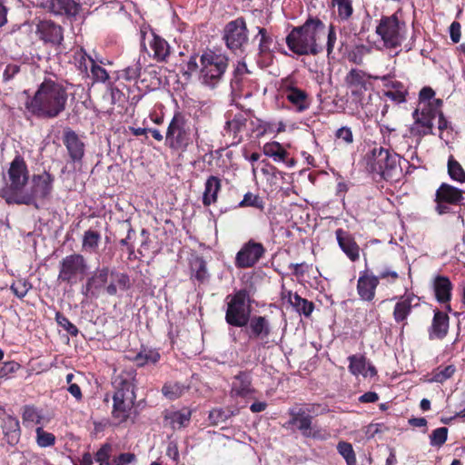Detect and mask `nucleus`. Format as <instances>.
<instances>
[{
  "mask_svg": "<svg viewBox=\"0 0 465 465\" xmlns=\"http://www.w3.org/2000/svg\"><path fill=\"white\" fill-rule=\"evenodd\" d=\"M263 153L272 158L274 162L287 163L289 158L288 151L279 142H268L262 146Z\"/></svg>",
  "mask_w": 465,
  "mask_h": 465,
  "instance_id": "c9c22d12",
  "label": "nucleus"
},
{
  "mask_svg": "<svg viewBox=\"0 0 465 465\" xmlns=\"http://www.w3.org/2000/svg\"><path fill=\"white\" fill-rule=\"evenodd\" d=\"M288 414L290 419L283 425L284 428L295 427L305 438H321V430H313L312 429V415L306 414V411L297 410L296 408L289 409Z\"/></svg>",
  "mask_w": 465,
  "mask_h": 465,
  "instance_id": "f3484780",
  "label": "nucleus"
},
{
  "mask_svg": "<svg viewBox=\"0 0 465 465\" xmlns=\"http://www.w3.org/2000/svg\"><path fill=\"white\" fill-rule=\"evenodd\" d=\"M406 24L400 21L397 14L381 16L376 27V34L381 38L386 48L393 49L401 46L404 39Z\"/></svg>",
  "mask_w": 465,
  "mask_h": 465,
  "instance_id": "9b49d317",
  "label": "nucleus"
},
{
  "mask_svg": "<svg viewBox=\"0 0 465 465\" xmlns=\"http://www.w3.org/2000/svg\"><path fill=\"white\" fill-rule=\"evenodd\" d=\"M324 32V23L318 17L310 16L302 25L292 28L285 42L289 50L297 55H316L323 51L318 40Z\"/></svg>",
  "mask_w": 465,
  "mask_h": 465,
  "instance_id": "7ed1b4c3",
  "label": "nucleus"
},
{
  "mask_svg": "<svg viewBox=\"0 0 465 465\" xmlns=\"http://www.w3.org/2000/svg\"><path fill=\"white\" fill-rule=\"evenodd\" d=\"M247 64L244 61H239L233 71V78L232 79V83L239 84L244 74H249Z\"/></svg>",
  "mask_w": 465,
  "mask_h": 465,
  "instance_id": "052dcab7",
  "label": "nucleus"
},
{
  "mask_svg": "<svg viewBox=\"0 0 465 465\" xmlns=\"http://www.w3.org/2000/svg\"><path fill=\"white\" fill-rule=\"evenodd\" d=\"M430 286L435 300L440 304H445L447 312H451L450 303L452 298L453 284L450 278L438 274L432 278Z\"/></svg>",
  "mask_w": 465,
  "mask_h": 465,
  "instance_id": "aec40b11",
  "label": "nucleus"
},
{
  "mask_svg": "<svg viewBox=\"0 0 465 465\" xmlns=\"http://www.w3.org/2000/svg\"><path fill=\"white\" fill-rule=\"evenodd\" d=\"M231 416L228 411L223 409H213L209 413L210 422L213 425L224 422Z\"/></svg>",
  "mask_w": 465,
  "mask_h": 465,
  "instance_id": "13d9d810",
  "label": "nucleus"
},
{
  "mask_svg": "<svg viewBox=\"0 0 465 465\" xmlns=\"http://www.w3.org/2000/svg\"><path fill=\"white\" fill-rule=\"evenodd\" d=\"M337 450L344 458L347 465H356V455L351 443L340 441L337 445Z\"/></svg>",
  "mask_w": 465,
  "mask_h": 465,
  "instance_id": "09e8293b",
  "label": "nucleus"
},
{
  "mask_svg": "<svg viewBox=\"0 0 465 465\" xmlns=\"http://www.w3.org/2000/svg\"><path fill=\"white\" fill-rule=\"evenodd\" d=\"M435 95L434 90L430 86L421 88L419 93V103L420 104H425L430 103Z\"/></svg>",
  "mask_w": 465,
  "mask_h": 465,
  "instance_id": "338daca9",
  "label": "nucleus"
},
{
  "mask_svg": "<svg viewBox=\"0 0 465 465\" xmlns=\"http://www.w3.org/2000/svg\"><path fill=\"white\" fill-rule=\"evenodd\" d=\"M379 284L376 275L372 271L369 269L361 271L356 285L359 299L362 302H372L376 297Z\"/></svg>",
  "mask_w": 465,
  "mask_h": 465,
  "instance_id": "6ab92c4d",
  "label": "nucleus"
},
{
  "mask_svg": "<svg viewBox=\"0 0 465 465\" xmlns=\"http://www.w3.org/2000/svg\"><path fill=\"white\" fill-rule=\"evenodd\" d=\"M225 322L228 325L243 328L252 317V302L250 292L243 288L226 296Z\"/></svg>",
  "mask_w": 465,
  "mask_h": 465,
  "instance_id": "39448f33",
  "label": "nucleus"
},
{
  "mask_svg": "<svg viewBox=\"0 0 465 465\" xmlns=\"http://www.w3.org/2000/svg\"><path fill=\"white\" fill-rule=\"evenodd\" d=\"M371 76L360 69L352 68L345 76V84L351 95L364 106L363 94L372 88Z\"/></svg>",
  "mask_w": 465,
  "mask_h": 465,
  "instance_id": "dca6fc26",
  "label": "nucleus"
},
{
  "mask_svg": "<svg viewBox=\"0 0 465 465\" xmlns=\"http://www.w3.org/2000/svg\"><path fill=\"white\" fill-rule=\"evenodd\" d=\"M243 328L249 341L261 348L271 349L277 344L278 329L267 315H252Z\"/></svg>",
  "mask_w": 465,
  "mask_h": 465,
  "instance_id": "1a4fd4ad",
  "label": "nucleus"
},
{
  "mask_svg": "<svg viewBox=\"0 0 465 465\" xmlns=\"http://www.w3.org/2000/svg\"><path fill=\"white\" fill-rule=\"evenodd\" d=\"M261 163L262 164V167L261 168V172L268 179L269 178L276 179L278 174H282V173L274 165L270 163L267 160H262L261 162Z\"/></svg>",
  "mask_w": 465,
  "mask_h": 465,
  "instance_id": "e2e57ef3",
  "label": "nucleus"
},
{
  "mask_svg": "<svg viewBox=\"0 0 465 465\" xmlns=\"http://www.w3.org/2000/svg\"><path fill=\"white\" fill-rule=\"evenodd\" d=\"M289 302L299 314L303 315L306 318L311 317L315 308L312 302L302 298L297 292L289 293Z\"/></svg>",
  "mask_w": 465,
  "mask_h": 465,
  "instance_id": "e433bc0d",
  "label": "nucleus"
},
{
  "mask_svg": "<svg viewBox=\"0 0 465 465\" xmlns=\"http://www.w3.org/2000/svg\"><path fill=\"white\" fill-rule=\"evenodd\" d=\"M195 136L198 137V129L190 118L183 112H174L165 133V145L183 153L193 144Z\"/></svg>",
  "mask_w": 465,
  "mask_h": 465,
  "instance_id": "20e7f679",
  "label": "nucleus"
},
{
  "mask_svg": "<svg viewBox=\"0 0 465 465\" xmlns=\"http://www.w3.org/2000/svg\"><path fill=\"white\" fill-rule=\"evenodd\" d=\"M400 156L382 146H375L368 156L371 172L380 174L384 180H392L399 169Z\"/></svg>",
  "mask_w": 465,
  "mask_h": 465,
  "instance_id": "9d476101",
  "label": "nucleus"
},
{
  "mask_svg": "<svg viewBox=\"0 0 465 465\" xmlns=\"http://www.w3.org/2000/svg\"><path fill=\"white\" fill-rule=\"evenodd\" d=\"M36 35L45 42L60 45L64 39L63 28L50 20L40 21L36 25Z\"/></svg>",
  "mask_w": 465,
  "mask_h": 465,
  "instance_id": "a878e982",
  "label": "nucleus"
},
{
  "mask_svg": "<svg viewBox=\"0 0 465 465\" xmlns=\"http://www.w3.org/2000/svg\"><path fill=\"white\" fill-rule=\"evenodd\" d=\"M223 40L232 53H242L249 42V29L245 18L239 16L228 22L223 28Z\"/></svg>",
  "mask_w": 465,
  "mask_h": 465,
  "instance_id": "f8f14e48",
  "label": "nucleus"
},
{
  "mask_svg": "<svg viewBox=\"0 0 465 465\" xmlns=\"http://www.w3.org/2000/svg\"><path fill=\"white\" fill-rule=\"evenodd\" d=\"M31 196L34 199H45L53 190L54 177L47 172L42 174L34 175Z\"/></svg>",
  "mask_w": 465,
  "mask_h": 465,
  "instance_id": "cd10ccee",
  "label": "nucleus"
},
{
  "mask_svg": "<svg viewBox=\"0 0 465 465\" xmlns=\"http://www.w3.org/2000/svg\"><path fill=\"white\" fill-rule=\"evenodd\" d=\"M56 2L59 11L67 16H75L80 11V5L74 0H56Z\"/></svg>",
  "mask_w": 465,
  "mask_h": 465,
  "instance_id": "3c124183",
  "label": "nucleus"
},
{
  "mask_svg": "<svg viewBox=\"0 0 465 465\" xmlns=\"http://www.w3.org/2000/svg\"><path fill=\"white\" fill-rule=\"evenodd\" d=\"M188 390L189 386H186L182 382L169 381L163 384L161 391L166 399L174 401L182 397Z\"/></svg>",
  "mask_w": 465,
  "mask_h": 465,
  "instance_id": "a19ab883",
  "label": "nucleus"
},
{
  "mask_svg": "<svg viewBox=\"0 0 465 465\" xmlns=\"http://www.w3.org/2000/svg\"><path fill=\"white\" fill-rule=\"evenodd\" d=\"M258 35H260L259 42V54H267L271 53V45L272 44V37L263 27H258Z\"/></svg>",
  "mask_w": 465,
  "mask_h": 465,
  "instance_id": "603ef678",
  "label": "nucleus"
},
{
  "mask_svg": "<svg viewBox=\"0 0 465 465\" xmlns=\"http://www.w3.org/2000/svg\"><path fill=\"white\" fill-rule=\"evenodd\" d=\"M55 321L57 324L65 330L71 336H77L79 332L78 328L74 323H72L70 320L62 312H56Z\"/></svg>",
  "mask_w": 465,
  "mask_h": 465,
  "instance_id": "5fc2aeb1",
  "label": "nucleus"
},
{
  "mask_svg": "<svg viewBox=\"0 0 465 465\" xmlns=\"http://www.w3.org/2000/svg\"><path fill=\"white\" fill-rule=\"evenodd\" d=\"M100 241L101 234L99 232L91 229L85 231L82 242L83 250L89 252H95L99 246Z\"/></svg>",
  "mask_w": 465,
  "mask_h": 465,
  "instance_id": "79ce46f5",
  "label": "nucleus"
},
{
  "mask_svg": "<svg viewBox=\"0 0 465 465\" xmlns=\"http://www.w3.org/2000/svg\"><path fill=\"white\" fill-rule=\"evenodd\" d=\"M336 240L339 247L351 261L356 262L360 259V246L356 242L354 237L342 228L335 231Z\"/></svg>",
  "mask_w": 465,
  "mask_h": 465,
  "instance_id": "393cba45",
  "label": "nucleus"
},
{
  "mask_svg": "<svg viewBox=\"0 0 465 465\" xmlns=\"http://www.w3.org/2000/svg\"><path fill=\"white\" fill-rule=\"evenodd\" d=\"M200 75L203 84L215 87L223 77L229 64L226 54L205 50L200 56Z\"/></svg>",
  "mask_w": 465,
  "mask_h": 465,
  "instance_id": "6e6552de",
  "label": "nucleus"
},
{
  "mask_svg": "<svg viewBox=\"0 0 465 465\" xmlns=\"http://www.w3.org/2000/svg\"><path fill=\"white\" fill-rule=\"evenodd\" d=\"M63 143L66 149L67 163L81 166L85 155V143L73 129L66 127L63 131Z\"/></svg>",
  "mask_w": 465,
  "mask_h": 465,
  "instance_id": "2eb2a0df",
  "label": "nucleus"
},
{
  "mask_svg": "<svg viewBox=\"0 0 465 465\" xmlns=\"http://www.w3.org/2000/svg\"><path fill=\"white\" fill-rule=\"evenodd\" d=\"M190 280L198 285L204 284L210 280L207 262L203 256L193 254L188 259Z\"/></svg>",
  "mask_w": 465,
  "mask_h": 465,
  "instance_id": "b1692460",
  "label": "nucleus"
},
{
  "mask_svg": "<svg viewBox=\"0 0 465 465\" xmlns=\"http://www.w3.org/2000/svg\"><path fill=\"white\" fill-rule=\"evenodd\" d=\"M448 432L447 427L435 429L430 435V444L433 447L440 448L447 441Z\"/></svg>",
  "mask_w": 465,
  "mask_h": 465,
  "instance_id": "864d4df0",
  "label": "nucleus"
},
{
  "mask_svg": "<svg viewBox=\"0 0 465 465\" xmlns=\"http://www.w3.org/2000/svg\"><path fill=\"white\" fill-rule=\"evenodd\" d=\"M246 126L247 117L242 113H237L232 119L226 121L224 130L228 134L232 135V144H238L243 140L242 133L245 131Z\"/></svg>",
  "mask_w": 465,
  "mask_h": 465,
  "instance_id": "c756f323",
  "label": "nucleus"
},
{
  "mask_svg": "<svg viewBox=\"0 0 465 465\" xmlns=\"http://www.w3.org/2000/svg\"><path fill=\"white\" fill-rule=\"evenodd\" d=\"M457 368L454 364L440 365L433 369L430 372V377L428 379L429 382L444 383L450 380L456 373Z\"/></svg>",
  "mask_w": 465,
  "mask_h": 465,
  "instance_id": "58836bf2",
  "label": "nucleus"
},
{
  "mask_svg": "<svg viewBox=\"0 0 465 465\" xmlns=\"http://www.w3.org/2000/svg\"><path fill=\"white\" fill-rule=\"evenodd\" d=\"M350 361L349 371L354 376H359L360 374L364 377L367 375L366 373V358L363 355H351L348 357Z\"/></svg>",
  "mask_w": 465,
  "mask_h": 465,
  "instance_id": "c03bdc74",
  "label": "nucleus"
},
{
  "mask_svg": "<svg viewBox=\"0 0 465 465\" xmlns=\"http://www.w3.org/2000/svg\"><path fill=\"white\" fill-rule=\"evenodd\" d=\"M384 87L388 90L384 91L383 94L396 104H402L406 102L408 95V89L404 84L398 80H392L389 75L383 76Z\"/></svg>",
  "mask_w": 465,
  "mask_h": 465,
  "instance_id": "c85d7f7f",
  "label": "nucleus"
},
{
  "mask_svg": "<svg viewBox=\"0 0 465 465\" xmlns=\"http://www.w3.org/2000/svg\"><path fill=\"white\" fill-rule=\"evenodd\" d=\"M378 282L384 281L387 284H394L400 278L399 273L391 267H384L376 275Z\"/></svg>",
  "mask_w": 465,
  "mask_h": 465,
  "instance_id": "6e6d98bb",
  "label": "nucleus"
},
{
  "mask_svg": "<svg viewBox=\"0 0 465 465\" xmlns=\"http://www.w3.org/2000/svg\"><path fill=\"white\" fill-rule=\"evenodd\" d=\"M113 445L104 443L95 452L94 460L99 465H130L135 464L137 461V457L133 452H122L111 459Z\"/></svg>",
  "mask_w": 465,
  "mask_h": 465,
  "instance_id": "a211bd4d",
  "label": "nucleus"
},
{
  "mask_svg": "<svg viewBox=\"0 0 465 465\" xmlns=\"http://www.w3.org/2000/svg\"><path fill=\"white\" fill-rule=\"evenodd\" d=\"M222 189V181L219 177L211 175L204 183V192L203 193V204L210 206L218 200V193Z\"/></svg>",
  "mask_w": 465,
  "mask_h": 465,
  "instance_id": "473e14b6",
  "label": "nucleus"
},
{
  "mask_svg": "<svg viewBox=\"0 0 465 465\" xmlns=\"http://www.w3.org/2000/svg\"><path fill=\"white\" fill-rule=\"evenodd\" d=\"M461 25L459 22L453 21L450 24V36L453 43L457 44L460 40L461 36V31H460Z\"/></svg>",
  "mask_w": 465,
  "mask_h": 465,
  "instance_id": "774afa93",
  "label": "nucleus"
},
{
  "mask_svg": "<svg viewBox=\"0 0 465 465\" xmlns=\"http://www.w3.org/2000/svg\"><path fill=\"white\" fill-rule=\"evenodd\" d=\"M192 410L187 407L165 415V420L170 421L173 430H180L188 426L192 418Z\"/></svg>",
  "mask_w": 465,
  "mask_h": 465,
  "instance_id": "72a5a7b5",
  "label": "nucleus"
},
{
  "mask_svg": "<svg viewBox=\"0 0 465 465\" xmlns=\"http://www.w3.org/2000/svg\"><path fill=\"white\" fill-rule=\"evenodd\" d=\"M281 90L285 94V95L293 90L297 89V81L292 75H288L285 78L281 80Z\"/></svg>",
  "mask_w": 465,
  "mask_h": 465,
  "instance_id": "0e129e2a",
  "label": "nucleus"
},
{
  "mask_svg": "<svg viewBox=\"0 0 465 465\" xmlns=\"http://www.w3.org/2000/svg\"><path fill=\"white\" fill-rule=\"evenodd\" d=\"M331 5L337 9V18L348 22L352 18L354 8L352 0H331Z\"/></svg>",
  "mask_w": 465,
  "mask_h": 465,
  "instance_id": "ea45409f",
  "label": "nucleus"
},
{
  "mask_svg": "<svg viewBox=\"0 0 465 465\" xmlns=\"http://www.w3.org/2000/svg\"><path fill=\"white\" fill-rule=\"evenodd\" d=\"M141 64L138 62L127 66L121 72V76L127 81H134L139 78L141 74Z\"/></svg>",
  "mask_w": 465,
  "mask_h": 465,
  "instance_id": "4d7b16f0",
  "label": "nucleus"
},
{
  "mask_svg": "<svg viewBox=\"0 0 465 465\" xmlns=\"http://www.w3.org/2000/svg\"><path fill=\"white\" fill-rule=\"evenodd\" d=\"M265 203L263 199L258 194H254L251 192L246 193L243 195V199L238 203V207H253L260 211H263Z\"/></svg>",
  "mask_w": 465,
  "mask_h": 465,
  "instance_id": "49530a36",
  "label": "nucleus"
},
{
  "mask_svg": "<svg viewBox=\"0 0 465 465\" xmlns=\"http://www.w3.org/2000/svg\"><path fill=\"white\" fill-rule=\"evenodd\" d=\"M448 174L450 179L460 183H465V171L461 164L450 155L448 159Z\"/></svg>",
  "mask_w": 465,
  "mask_h": 465,
  "instance_id": "37998d69",
  "label": "nucleus"
},
{
  "mask_svg": "<svg viewBox=\"0 0 465 465\" xmlns=\"http://www.w3.org/2000/svg\"><path fill=\"white\" fill-rule=\"evenodd\" d=\"M66 88L52 79H45L31 97V114L41 119H54L66 107Z\"/></svg>",
  "mask_w": 465,
  "mask_h": 465,
  "instance_id": "f03ea898",
  "label": "nucleus"
},
{
  "mask_svg": "<svg viewBox=\"0 0 465 465\" xmlns=\"http://www.w3.org/2000/svg\"><path fill=\"white\" fill-rule=\"evenodd\" d=\"M87 270V262L82 254H69L59 263L58 280L70 285L75 284L85 276Z\"/></svg>",
  "mask_w": 465,
  "mask_h": 465,
  "instance_id": "ddd939ff",
  "label": "nucleus"
},
{
  "mask_svg": "<svg viewBox=\"0 0 465 465\" xmlns=\"http://www.w3.org/2000/svg\"><path fill=\"white\" fill-rule=\"evenodd\" d=\"M256 390L249 371H240L233 377L230 395L232 398L252 399Z\"/></svg>",
  "mask_w": 465,
  "mask_h": 465,
  "instance_id": "412c9836",
  "label": "nucleus"
},
{
  "mask_svg": "<svg viewBox=\"0 0 465 465\" xmlns=\"http://www.w3.org/2000/svg\"><path fill=\"white\" fill-rule=\"evenodd\" d=\"M337 42L336 30L333 25H330L328 28L326 52L329 58L332 57L331 54L334 51L335 44Z\"/></svg>",
  "mask_w": 465,
  "mask_h": 465,
  "instance_id": "bf43d9fd",
  "label": "nucleus"
},
{
  "mask_svg": "<svg viewBox=\"0 0 465 465\" xmlns=\"http://www.w3.org/2000/svg\"><path fill=\"white\" fill-rule=\"evenodd\" d=\"M286 99L298 112H304L309 109L311 105V99L308 93L299 87L287 94Z\"/></svg>",
  "mask_w": 465,
  "mask_h": 465,
  "instance_id": "4c0bfd02",
  "label": "nucleus"
},
{
  "mask_svg": "<svg viewBox=\"0 0 465 465\" xmlns=\"http://www.w3.org/2000/svg\"><path fill=\"white\" fill-rule=\"evenodd\" d=\"M152 40L149 42V45L153 50V58L158 63L167 62L168 57L171 54V47L168 42L162 36L152 33Z\"/></svg>",
  "mask_w": 465,
  "mask_h": 465,
  "instance_id": "2f4dec72",
  "label": "nucleus"
},
{
  "mask_svg": "<svg viewBox=\"0 0 465 465\" xmlns=\"http://www.w3.org/2000/svg\"><path fill=\"white\" fill-rule=\"evenodd\" d=\"M450 317L447 312L436 308L433 310L431 323L428 328V336L430 341L443 340L449 333Z\"/></svg>",
  "mask_w": 465,
  "mask_h": 465,
  "instance_id": "5701e85b",
  "label": "nucleus"
},
{
  "mask_svg": "<svg viewBox=\"0 0 465 465\" xmlns=\"http://www.w3.org/2000/svg\"><path fill=\"white\" fill-rule=\"evenodd\" d=\"M412 117L415 121L410 129L411 135L422 137L433 134V120L426 115H421L420 109L414 110Z\"/></svg>",
  "mask_w": 465,
  "mask_h": 465,
  "instance_id": "7c9ffc66",
  "label": "nucleus"
},
{
  "mask_svg": "<svg viewBox=\"0 0 465 465\" xmlns=\"http://www.w3.org/2000/svg\"><path fill=\"white\" fill-rule=\"evenodd\" d=\"M161 359V354L156 349L142 346L139 352L133 358L137 367H143L147 364H156Z\"/></svg>",
  "mask_w": 465,
  "mask_h": 465,
  "instance_id": "f704fd0d",
  "label": "nucleus"
},
{
  "mask_svg": "<svg viewBox=\"0 0 465 465\" xmlns=\"http://www.w3.org/2000/svg\"><path fill=\"white\" fill-rule=\"evenodd\" d=\"M35 433V440L39 447L46 448L54 445L56 438L53 433L45 431L42 427H37Z\"/></svg>",
  "mask_w": 465,
  "mask_h": 465,
  "instance_id": "8fccbe9b",
  "label": "nucleus"
},
{
  "mask_svg": "<svg viewBox=\"0 0 465 465\" xmlns=\"http://www.w3.org/2000/svg\"><path fill=\"white\" fill-rule=\"evenodd\" d=\"M267 252L262 242L253 238L242 243L234 257V265L239 270L251 269L255 267Z\"/></svg>",
  "mask_w": 465,
  "mask_h": 465,
  "instance_id": "4468645a",
  "label": "nucleus"
},
{
  "mask_svg": "<svg viewBox=\"0 0 465 465\" xmlns=\"http://www.w3.org/2000/svg\"><path fill=\"white\" fill-rule=\"evenodd\" d=\"M18 420L12 418L11 416H8L4 420L3 430L5 434L16 433V431L18 430Z\"/></svg>",
  "mask_w": 465,
  "mask_h": 465,
  "instance_id": "69168bd1",
  "label": "nucleus"
},
{
  "mask_svg": "<svg viewBox=\"0 0 465 465\" xmlns=\"http://www.w3.org/2000/svg\"><path fill=\"white\" fill-rule=\"evenodd\" d=\"M130 276L127 273L120 272L115 269L110 270L104 266L96 270L94 274L87 280L86 292L92 288H104L105 292L110 296H115L118 289L125 292L131 288Z\"/></svg>",
  "mask_w": 465,
  "mask_h": 465,
  "instance_id": "0eeeda50",
  "label": "nucleus"
},
{
  "mask_svg": "<svg viewBox=\"0 0 465 465\" xmlns=\"http://www.w3.org/2000/svg\"><path fill=\"white\" fill-rule=\"evenodd\" d=\"M335 137L341 140L346 144H351L353 143V134L350 127L342 126L339 128L335 133Z\"/></svg>",
  "mask_w": 465,
  "mask_h": 465,
  "instance_id": "680f3d73",
  "label": "nucleus"
},
{
  "mask_svg": "<svg viewBox=\"0 0 465 465\" xmlns=\"http://www.w3.org/2000/svg\"><path fill=\"white\" fill-rule=\"evenodd\" d=\"M90 58L92 57L87 54L84 48H80L74 52V60L75 66L81 72V74H84V77H89L88 62L90 63Z\"/></svg>",
  "mask_w": 465,
  "mask_h": 465,
  "instance_id": "a18cd8bd",
  "label": "nucleus"
},
{
  "mask_svg": "<svg viewBox=\"0 0 465 465\" xmlns=\"http://www.w3.org/2000/svg\"><path fill=\"white\" fill-rule=\"evenodd\" d=\"M463 191L449 183H442L435 193L437 203H449L458 205L464 200Z\"/></svg>",
  "mask_w": 465,
  "mask_h": 465,
  "instance_id": "bb28decb",
  "label": "nucleus"
},
{
  "mask_svg": "<svg viewBox=\"0 0 465 465\" xmlns=\"http://www.w3.org/2000/svg\"><path fill=\"white\" fill-rule=\"evenodd\" d=\"M419 298L414 293H408L401 295L396 302L392 316L393 320L397 324L401 325V330L408 325V317L411 314L412 309L418 306V303L413 304V301Z\"/></svg>",
  "mask_w": 465,
  "mask_h": 465,
  "instance_id": "4be33fe9",
  "label": "nucleus"
},
{
  "mask_svg": "<svg viewBox=\"0 0 465 465\" xmlns=\"http://www.w3.org/2000/svg\"><path fill=\"white\" fill-rule=\"evenodd\" d=\"M90 74L89 77L92 78L93 83H105L110 79L108 72L97 64L93 58H90Z\"/></svg>",
  "mask_w": 465,
  "mask_h": 465,
  "instance_id": "de8ad7c7",
  "label": "nucleus"
},
{
  "mask_svg": "<svg viewBox=\"0 0 465 465\" xmlns=\"http://www.w3.org/2000/svg\"><path fill=\"white\" fill-rule=\"evenodd\" d=\"M8 186L2 190V197L8 203L28 204L29 195L23 192L27 183V167L23 158L17 156L11 163Z\"/></svg>",
  "mask_w": 465,
  "mask_h": 465,
  "instance_id": "423d86ee",
  "label": "nucleus"
},
{
  "mask_svg": "<svg viewBox=\"0 0 465 465\" xmlns=\"http://www.w3.org/2000/svg\"><path fill=\"white\" fill-rule=\"evenodd\" d=\"M113 406L112 418L118 424L127 422L138 414L136 407L137 381L134 370H124L115 375L112 380Z\"/></svg>",
  "mask_w": 465,
  "mask_h": 465,
  "instance_id": "f257e3e1",
  "label": "nucleus"
}]
</instances>
